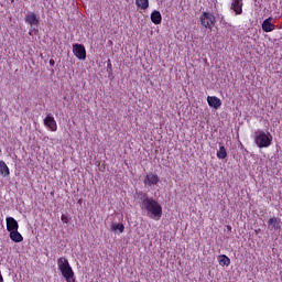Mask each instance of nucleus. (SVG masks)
Masks as SVG:
<instances>
[{"label": "nucleus", "mask_w": 282, "mask_h": 282, "mask_svg": "<svg viewBox=\"0 0 282 282\" xmlns=\"http://www.w3.org/2000/svg\"><path fill=\"white\" fill-rule=\"evenodd\" d=\"M218 263L219 265H230V258L226 254H221L218 257Z\"/></svg>", "instance_id": "aec40b11"}, {"label": "nucleus", "mask_w": 282, "mask_h": 282, "mask_svg": "<svg viewBox=\"0 0 282 282\" xmlns=\"http://www.w3.org/2000/svg\"><path fill=\"white\" fill-rule=\"evenodd\" d=\"M151 21L154 25H160V23H162V13H160V11H153L151 13Z\"/></svg>", "instance_id": "2eb2a0df"}, {"label": "nucleus", "mask_w": 282, "mask_h": 282, "mask_svg": "<svg viewBox=\"0 0 282 282\" xmlns=\"http://www.w3.org/2000/svg\"><path fill=\"white\" fill-rule=\"evenodd\" d=\"M7 230L8 232H13L19 230V223L13 217H7Z\"/></svg>", "instance_id": "9d476101"}, {"label": "nucleus", "mask_w": 282, "mask_h": 282, "mask_svg": "<svg viewBox=\"0 0 282 282\" xmlns=\"http://www.w3.org/2000/svg\"><path fill=\"white\" fill-rule=\"evenodd\" d=\"M44 124L50 129V131H57L58 124H56V119L52 115H47L44 119Z\"/></svg>", "instance_id": "0eeeda50"}, {"label": "nucleus", "mask_w": 282, "mask_h": 282, "mask_svg": "<svg viewBox=\"0 0 282 282\" xmlns=\"http://www.w3.org/2000/svg\"><path fill=\"white\" fill-rule=\"evenodd\" d=\"M254 142L259 149H268L272 144V138H269L265 132L259 131L256 132Z\"/></svg>", "instance_id": "20e7f679"}, {"label": "nucleus", "mask_w": 282, "mask_h": 282, "mask_svg": "<svg viewBox=\"0 0 282 282\" xmlns=\"http://www.w3.org/2000/svg\"><path fill=\"white\" fill-rule=\"evenodd\" d=\"M141 210H144L150 219H154L155 221L162 219V205L153 197L143 198L141 202Z\"/></svg>", "instance_id": "f257e3e1"}, {"label": "nucleus", "mask_w": 282, "mask_h": 282, "mask_svg": "<svg viewBox=\"0 0 282 282\" xmlns=\"http://www.w3.org/2000/svg\"><path fill=\"white\" fill-rule=\"evenodd\" d=\"M73 52L76 58L79 61H85L87 58V51L85 50V45L83 44H74Z\"/></svg>", "instance_id": "423d86ee"}, {"label": "nucleus", "mask_w": 282, "mask_h": 282, "mask_svg": "<svg viewBox=\"0 0 282 282\" xmlns=\"http://www.w3.org/2000/svg\"><path fill=\"white\" fill-rule=\"evenodd\" d=\"M207 104L213 109H219V107H221V99H219L217 96H208L207 97Z\"/></svg>", "instance_id": "9b49d317"}, {"label": "nucleus", "mask_w": 282, "mask_h": 282, "mask_svg": "<svg viewBox=\"0 0 282 282\" xmlns=\"http://www.w3.org/2000/svg\"><path fill=\"white\" fill-rule=\"evenodd\" d=\"M57 267L66 282H76L74 269H72V265L69 264V260H67V258H58Z\"/></svg>", "instance_id": "f03ea898"}, {"label": "nucleus", "mask_w": 282, "mask_h": 282, "mask_svg": "<svg viewBox=\"0 0 282 282\" xmlns=\"http://www.w3.org/2000/svg\"><path fill=\"white\" fill-rule=\"evenodd\" d=\"M218 160H226L228 158V152H226V148L224 145L219 147V151L217 152Z\"/></svg>", "instance_id": "a211bd4d"}, {"label": "nucleus", "mask_w": 282, "mask_h": 282, "mask_svg": "<svg viewBox=\"0 0 282 282\" xmlns=\"http://www.w3.org/2000/svg\"><path fill=\"white\" fill-rule=\"evenodd\" d=\"M231 10L235 14H243V0H231Z\"/></svg>", "instance_id": "1a4fd4ad"}, {"label": "nucleus", "mask_w": 282, "mask_h": 282, "mask_svg": "<svg viewBox=\"0 0 282 282\" xmlns=\"http://www.w3.org/2000/svg\"><path fill=\"white\" fill-rule=\"evenodd\" d=\"M200 25L206 28V30H213L215 23H217V18L210 12L204 11L199 17Z\"/></svg>", "instance_id": "7ed1b4c3"}, {"label": "nucleus", "mask_w": 282, "mask_h": 282, "mask_svg": "<svg viewBox=\"0 0 282 282\" xmlns=\"http://www.w3.org/2000/svg\"><path fill=\"white\" fill-rule=\"evenodd\" d=\"M61 219H62L63 224H69V218H67L66 215H62Z\"/></svg>", "instance_id": "412c9836"}, {"label": "nucleus", "mask_w": 282, "mask_h": 282, "mask_svg": "<svg viewBox=\"0 0 282 282\" xmlns=\"http://www.w3.org/2000/svg\"><path fill=\"white\" fill-rule=\"evenodd\" d=\"M9 237L11 241H14V243H21V241H23V235H21L19 230L10 231Z\"/></svg>", "instance_id": "4468645a"}, {"label": "nucleus", "mask_w": 282, "mask_h": 282, "mask_svg": "<svg viewBox=\"0 0 282 282\" xmlns=\"http://www.w3.org/2000/svg\"><path fill=\"white\" fill-rule=\"evenodd\" d=\"M50 65H54V59H50Z\"/></svg>", "instance_id": "5701e85b"}, {"label": "nucleus", "mask_w": 282, "mask_h": 282, "mask_svg": "<svg viewBox=\"0 0 282 282\" xmlns=\"http://www.w3.org/2000/svg\"><path fill=\"white\" fill-rule=\"evenodd\" d=\"M25 23H28L31 28L33 25H39V17H36V13H29L25 17Z\"/></svg>", "instance_id": "f8f14e48"}, {"label": "nucleus", "mask_w": 282, "mask_h": 282, "mask_svg": "<svg viewBox=\"0 0 282 282\" xmlns=\"http://www.w3.org/2000/svg\"><path fill=\"white\" fill-rule=\"evenodd\" d=\"M112 232H124V225L120 223H113L111 225Z\"/></svg>", "instance_id": "6ab92c4d"}, {"label": "nucleus", "mask_w": 282, "mask_h": 282, "mask_svg": "<svg viewBox=\"0 0 282 282\" xmlns=\"http://www.w3.org/2000/svg\"><path fill=\"white\" fill-rule=\"evenodd\" d=\"M107 69L110 72H112V69H113V66L111 65V59L107 61Z\"/></svg>", "instance_id": "4be33fe9"}, {"label": "nucleus", "mask_w": 282, "mask_h": 282, "mask_svg": "<svg viewBox=\"0 0 282 282\" xmlns=\"http://www.w3.org/2000/svg\"><path fill=\"white\" fill-rule=\"evenodd\" d=\"M135 6L140 10H148L149 9V0H135Z\"/></svg>", "instance_id": "f3484780"}, {"label": "nucleus", "mask_w": 282, "mask_h": 282, "mask_svg": "<svg viewBox=\"0 0 282 282\" xmlns=\"http://www.w3.org/2000/svg\"><path fill=\"white\" fill-rule=\"evenodd\" d=\"M0 175L8 177L10 175V167L6 164V161H0Z\"/></svg>", "instance_id": "dca6fc26"}, {"label": "nucleus", "mask_w": 282, "mask_h": 282, "mask_svg": "<svg viewBox=\"0 0 282 282\" xmlns=\"http://www.w3.org/2000/svg\"><path fill=\"white\" fill-rule=\"evenodd\" d=\"M159 183H160V176H158V174L153 172L147 174L143 180L144 186H148L149 188H151V186H158Z\"/></svg>", "instance_id": "39448f33"}, {"label": "nucleus", "mask_w": 282, "mask_h": 282, "mask_svg": "<svg viewBox=\"0 0 282 282\" xmlns=\"http://www.w3.org/2000/svg\"><path fill=\"white\" fill-rule=\"evenodd\" d=\"M281 218L272 217L268 220V229L269 230H281Z\"/></svg>", "instance_id": "6e6552de"}, {"label": "nucleus", "mask_w": 282, "mask_h": 282, "mask_svg": "<svg viewBox=\"0 0 282 282\" xmlns=\"http://www.w3.org/2000/svg\"><path fill=\"white\" fill-rule=\"evenodd\" d=\"M263 32H274V24H272V18H268L262 22Z\"/></svg>", "instance_id": "ddd939ff"}]
</instances>
